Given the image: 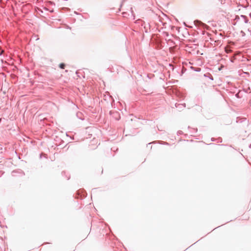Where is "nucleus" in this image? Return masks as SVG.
Instances as JSON below:
<instances>
[{
  "label": "nucleus",
  "mask_w": 251,
  "mask_h": 251,
  "mask_svg": "<svg viewBox=\"0 0 251 251\" xmlns=\"http://www.w3.org/2000/svg\"><path fill=\"white\" fill-rule=\"evenodd\" d=\"M226 52H230V50H226Z\"/></svg>",
  "instance_id": "f03ea898"
},
{
  "label": "nucleus",
  "mask_w": 251,
  "mask_h": 251,
  "mask_svg": "<svg viewBox=\"0 0 251 251\" xmlns=\"http://www.w3.org/2000/svg\"><path fill=\"white\" fill-rule=\"evenodd\" d=\"M226 52H230V50H226Z\"/></svg>",
  "instance_id": "20e7f679"
},
{
  "label": "nucleus",
  "mask_w": 251,
  "mask_h": 251,
  "mask_svg": "<svg viewBox=\"0 0 251 251\" xmlns=\"http://www.w3.org/2000/svg\"><path fill=\"white\" fill-rule=\"evenodd\" d=\"M226 52H230V50H226Z\"/></svg>",
  "instance_id": "7ed1b4c3"
},
{
  "label": "nucleus",
  "mask_w": 251,
  "mask_h": 251,
  "mask_svg": "<svg viewBox=\"0 0 251 251\" xmlns=\"http://www.w3.org/2000/svg\"><path fill=\"white\" fill-rule=\"evenodd\" d=\"M65 64L64 63H61L59 65V67L61 68V69H64L65 68Z\"/></svg>",
  "instance_id": "f257e3e1"
}]
</instances>
